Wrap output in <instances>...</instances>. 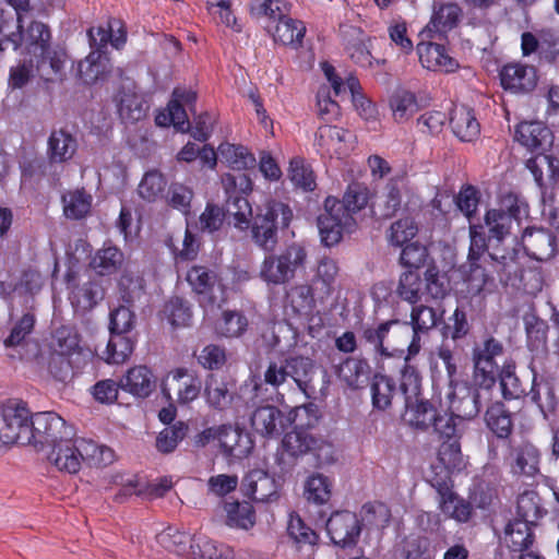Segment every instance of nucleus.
I'll return each mask as SVG.
<instances>
[{
    "instance_id": "obj_1",
    "label": "nucleus",
    "mask_w": 559,
    "mask_h": 559,
    "mask_svg": "<svg viewBox=\"0 0 559 559\" xmlns=\"http://www.w3.org/2000/svg\"><path fill=\"white\" fill-rule=\"evenodd\" d=\"M527 213L528 205L524 199L514 192L506 193L500 200V207L488 210L485 215L487 234L481 225L469 227V257L475 259L487 252L498 273L516 275L518 252L506 242L511 237L512 224L515 222L519 225Z\"/></svg>"
},
{
    "instance_id": "obj_2",
    "label": "nucleus",
    "mask_w": 559,
    "mask_h": 559,
    "mask_svg": "<svg viewBox=\"0 0 559 559\" xmlns=\"http://www.w3.org/2000/svg\"><path fill=\"white\" fill-rule=\"evenodd\" d=\"M369 199V189L354 181L347 186L342 200L332 195L324 200V212L318 216V228L325 247L337 245L344 233L356 229L354 215L368 205Z\"/></svg>"
},
{
    "instance_id": "obj_3",
    "label": "nucleus",
    "mask_w": 559,
    "mask_h": 559,
    "mask_svg": "<svg viewBox=\"0 0 559 559\" xmlns=\"http://www.w3.org/2000/svg\"><path fill=\"white\" fill-rule=\"evenodd\" d=\"M21 49L24 57L37 61V69L43 75L61 74L67 53L64 50L52 47L51 32L48 25L32 21L26 28H21L16 35L14 50Z\"/></svg>"
},
{
    "instance_id": "obj_4",
    "label": "nucleus",
    "mask_w": 559,
    "mask_h": 559,
    "mask_svg": "<svg viewBox=\"0 0 559 559\" xmlns=\"http://www.w3.org/2000/svg\"><path fill=\"white\" fill-rule=\"evenodd\" d=\"M292 219L289 205L275 200L266 202L250 222L252 241L265 251H273L278 242V230L288 228Z\"/></svg>"
},
{
    "instance_id": "obj_5",
    "label": "nucleus",
    "mask_w": 559,
    "mask_h": 559,
    "mask_svg": "<svg viewBox=\"0 0 559 559\" xmlns=\"http://www.w3.org/2000/svg\"><path fill=\"white\" fill-rule=\"evenodd\" d=\"M308 252L304 245L293 242L280 253H270L263 259L259 276L269 286H281L289 283L299 269H304Z\"/></svg>"
},
{
    "instance_id": "obj_6",
    "label": "nucleus",
    "mask_w": 559,
    "mask_h": 559,
    "mask_svg": "<svg viewBox=\"0 0 559 559\" xmlns=\"http://www.w3.org/2000/svg\"><path fill=\"white\" fill-rule=\"evenodd\" d=\"M222 185L226 193L224 212L226 217L233 218L235 228L246 231L250 227L252 218V206L248 201V195L252 191V181L248 174H224Z\"/></svg>"
},
{
    "instance_id": "obj_7",
    "label": "nucleus",
    "mask_w": 559,
    "mask_h": 559,
    "mask_svg": "<svg viewBox=\"0 0 559 559\" xmlns=\"http://www.w3.org/2000/svg\"><path fill=\"white\" fill-rule=\"evenodd\" d=\"M3 426L0 429V442L7 445L31 444L34 437L29 430V409L25 402L8 400L2 404Z\"/></svg>"
},
{
    "instance_id": "obj_8",
    "label": "nucleus",
    "mask_w": 559,
    "mask_h": 559,
    "mask_svg": "<svg viewBox=\"0 0 559 559\" xmlns=\"http://www.w3.org/2000/svg\"><path fill=\"white\" fill-rule=\"evenodd\" d=\"M324 441L316 438L307 429L295 428L282 439L281 449L276 454V463L282 472L295 465L296 460L308 453L317 454Z\"/></svg>"
},
{
    "instance_id": "obj_9",
    "label": "nucleus",
    "mask_w": 559,
    "mask_h": 559,
    "mask_svg": "<svg viewBox=\"0 0 559 559\" xmlns=\"http://www.w3.org/2000/svg\"><path fill=\"white\" fill-rule=\"evenodd\" d=\"M186 280L202 307L218 304V298L224 294L221 277L207 266H191L187 272Z\"/></svg>"
},
{
    "instance_id": "obj_10",
    "label": "nucleus",
    "mask_w": 559,
    "mask_h": 559,
    "mask_svg": "<svg viewBox=\"0 0 559 559\" xmlns=\"http://www.w3.org/2000/svg\"><path fill=\"white\" fill-rule=\"evenodd\" d=\"M354 135L337 126H320L314 135V146L321 157L342 159L353 150Z\"/></svg>"
},
{
    "instance_id": "obj_11",
    "label": "nucleus",
    "mask_w": 559,
    "mask_h": 559,
    "mask_svg": "<svg viewBox=\"0 0 559 559\" xmlns=\"http://www.w3.org/2000/svg\"><path fill=\"white\" fill-rule=\"evenodd\" d=\"M498 76L502 90L513 95L530 94L538 83L537 69L522 62L503 64L498 71Z\"/></svg>"
},
{
    "instance_id": "obj_12",
    "label": "nucleus",
    "mask_w": 559,
    "mask_h": 559,
    "mask_svg": "<svg viewBox=\"0 0 559 559\" xmlns=\"http://www.w3.org/2000/svg\"><path fill=\"white\" fill-rule=\"evenodd\" d=\"M294 421L292 412L288 414L275 405H261L250 416L252 430L263 438H277Z\"/></svg>"
},
{
    "instance_id": "obj_13",
    "label": "nucleus",
    "mask_w": 559,
    "mask_h": 559,
    "mask_svg": "<svg viewBox=\"0 0 559 559\" xmlns=\"http://www.w3.org/2000/svg\"><path fill=\"white\" fill-rule=\"evenodd\" d=\"M31 444L50 445L63 435H72L64 419L55 412H40L29 416Z\"/></svg>"
},
{
    "instance_id": "obj_14",
    "label": "nucleus",
    "mask_w": 559,
    "mask_h": 559,
    "mask_svg": "<svg viewBox=\"0 0 559 559\" xmlns=\"http://www.w3.org/2000/svg\"><path fill=\"white\" fill-rule=\"evenodd\" d=\"M202 386V379L197 372L187 368H177L169 372L168 379L163 385V393L170 399L171 391H174L177 402L187 405L199 397Z\"/></svg>"
},
{
    "instance_id": "obj_15",
    "label": "nucleus",
    "mask_w": 559,
    "mask_h": 559,
    "mask_svg": "<svg viewBox=\"0 0 559 559\" xmlns=\"http://www.w3.org/2000/svg\"><path fill=\"white\" fill-rule=\"evenodd\" d=\"M326 532L334 545L354 547L361 532L360 521L354 512L337 511L326 521Z\"/></svg>"
},
{
    "instance_id": "obj_16",
    "label": "nucleus",
    "mask_w": 559,
    "mask_h": 559,
    "mask_svg": "<svg viewBox=\"0 0 559 559\" xmlns=\"http://www.w3.org/2000/svg\"><path fill=\"white\" fill-rule=\"evenodd\" d=\"M281 481L263 469L248 472L241 481L242 493L255 502H272L280 498Z\"/></svg>"
},
{
    "instance_id": "obj_17",
    "label": "nucleus",
    "mask_w": 559,
    "mask_h": 559,
    "mask_svg": "<svg viewBox=\"0 0 559 559\" xmlns=\"http://www.w3.org/2000/svg\"><path fill=\"white\" fill-rule=\"evenodd\" d=\"M540 456L532 442L523 440L509 447L506 460L512 475L534 477L539 472Z\"/></svg>"
},
{
    "instance_id": "obj_18",
    "label": "nucleus",
    "mask_w": 559,
    "mask_h": 559,
    "mask_svg": "<svg viewBox=\"0 0 559 559\" xmlns=\"http://www.w3.org/2000/svg\"><path fill=\"white\" fill-rule=\"evenodd\" d=\"M117 112L124 122H138L145 118L148 105L134 84L121 85L114 96Z\"/></svg>"
},
{
    "instance_id": "obj_19",
    "label": "nucleus",
    "mask_w": 559,
    "mask_h": 559,
    "mask_svg": "<svg viewBox=\"0 0 559 559\" xmlns=\"http://www.w3.org/2000/svg\"><path fill=\"white\" fill-rule=\"evenodd\" d=\"M525 253L536 261H547L556 254L557 239L550 229L527 227L522 234Z\"/></svg>"
},
{
    "instance_id": "obj_20",
    "label": "nucleus",
    "mask_w": 559,
    "mask_h": 559,
    "mask_svg": "<svg viewBox=\"0 0 559 559\" xmlns=\"http://www.w3.org/2000/svg\"><path fill=\"white\" fill-rule=\"evenodd\" d=\"M217 441L223 454L230 460L245 459L253 449L249 433L231 425L218 426Z\"/></svg>"
},
{
    "instance_id": "obj_21",
    "label": "nucleus",
    "mask_w": 559,
    "mask_h": 559,
    "mask_svg": "<svg viewBox=\"0 0 559 559\" xmlns=\"http://www.w3.org/2000/svg\"><path fill=\"white\" fill-rule=\"evenodd\" d=\"M417 53L421 66L430 71L452 73L459 69V62L451 57L444 45L432 41H420Z\"/></svg>"
},
{
    "instance_id": "obj_22",
    "label": "nucleus",
    "mask_w": 559,
    "mask_h": 559,
    "mask_svg": "<svg viewBox=\"0 0 559 559\" xmlns=\"http://www.w3.org/2000/svg\"><path fill=\"white\" fill-rule=\"evenodd\" d=\"M462 9L456 3H441L433 7L430 22L424 29L429 39L443 38L445 34L460 23Z\"/></svg>"
},
{
    "instance_id": "obj_23",
    "label": "nucleus",
    "mask_w": 559,
    "mask_h": 559,
    "mask_svg": "<svg viewBox=\"0 0 559 559\" xmlns=\"http://www.w3.org/2000/svg\"><path fill=\"white\" fill-rule=\"evenodd\" d=\"M514 139L530 151H545L552 144L550 129L540 121H522L515 127Z\"/></svg>"
},
{
    "instance_id": "obj_24",
    "label": "nucleus",
    "mask_w": 559,
    "mask_h": 559,
    "mask_svg": "<svg viewBox=\"0 0 559 559\" xmlns=\"http://www.w3.org/2000/svg\"><path fill=\"white\" fill-rule=\"evenodd\" d=\"M286 360L288 377L295 381L307 397H312L317 393L316 376L318 373L313 360L302 356H292Z\"/></svg>"
},
{
    "instance_id": "obj_25",
    "label": "nucleus",
    "mask_w": 559,
    "mask_h": 559,
    "mask_svg": "<svg viewBox=\"0 0 559 559\" xmlns=\"http://www.w3.org/2000/svg\"><path fill=\"white\" fill-rule=\"evenodd\" d=\"M449 120L452 132L462 142H473L480 134V123L471 107L455 105Z\"/></svg>"
},
{
    "instance_id": "obj_26",
    "label": "nucleus",
    "mask_w": 559,
    "mask_h": 559,
    "mask_svg": "<svg viewBox=\"0 0 559 559\" xmlns=\"http://www.w3.org/2000/svg\"><path fill=\"white\" fill-rule=\"evenodd\" d=\"M70 436L63 435L50 444L51 451L48 453V461L61 472L76 474L81 467L75 441Z\"/></svg>"
},
{
    "instance_id": "obj_27",
    "label": "nucleus",
    "mask_w": 559,
    "mask_h": 559,
    "mask_svg": "<svg viewBox=\"0 0 559 559\" xmlns=\"http://www.w3.org/2000/svg\"><path fill=\"white\" fill-rule=\"evenodd\" d=\"M316 287L309 284H297L285 293L284 307L295 316H310L316 309Z\"/></svg>"
},
{
    "instance_id": "obj_28",
    "label": "nucleus",
    "mask_w": 559,
    "mask_h": 559,
    "mask_svg": "<svg viewBox=\"0 0 559 559\" xmlns=\"http://www.w3.org/2000/svg\"><path fill=\"white\" fill-rule=\"evenodd\" d=\"M526 168L539 188L554 186L559 180V158L554 155L537 154L527 159Z\"/></svg>"
},
{
    "instance_id": "obj_29",
    "label": "nucleus",
    "mask_w": 559,
    "mask_h": 559,
    "mask_svg": "<svg viewBox=\"0 0 559 559\" xmlns=\"http://www.w3.org/2000/svg\"><path fill=\"white\" fill-rule=\"evenodd\" d=\"M370 366L366 359L347 357L335 366L336 377L350 389H359L369 379Z\"/></svg>"
},
{
    "instance_id": "obj_30",
    "label": "nucleus",
    "mask_w": 559,
    "mask_h": 559,
    "mask_svg": "<svg viewBox=\"0 0 559 559\" xmlns=\"http://www.w3.org/2000/svg\"><path fill=\"white\" fill-rule=\"evenodd\" d=\"M111 70L108 53L102 50H92L84 60L78 64V74L84 84H94L104 80Z\"/></svg>"
},
{
    "instance_id": "obj_31",
    "label": "nucleus",
    "mask_w": 559,
    "mask_h": 559,
    "mask_svg": "<svg viewBox=\"0 0 559 559\" xmlns=\"http://www.w3.org/2000/svg\"><path fill=\"white\" fill-rule=\"evenodd\" d=\"M120 388L134 396L147 397L155 388V378L146 366H134L120 380Z\"/></svg>"
},
{
    "instance_id": "obj_32",
    "label": "nucleus",
    "mask_w": 559,
    "mask_h": 559,
    "mask_svg": "<svg viewBox=\"0 0 559 559\" xmlns=\"http://www.w3.org/2000/svg\"><path fill=\"white\" fill-rule=\"evenodd\" d=\"M442 342L452 341L454 347H460L472 335V324L463 307H456L443 322L440 330Z\"/></svg>"
},
{
    "instance_id": "obj_33",
    "label": "nucleus",
    "mask_w": 559,
    "mask_h": 559,
    "mask_svg": "<svg viewBox=\"0 0 559 559\" xmlns=\"http://www.w3.org/2000/svg\"><path fill=\"white\" fill-rule=\"evenodd\" d=\"M486 427L499 439H508L513 431L512 414L501 401L491 403L484 416Z\"/></svg>"
},
{
    "instance_id": "obj_34",
    "label": "nucleus",
    "mask_w": 559,
    "mask_h": 559,
    "mask_svg": "<svg viewBox=\"0 0 559 559\" xmlns=\"http://www.w3.org/2000/svg\"><path fill=\"white\" fill-rule=\"evenodd\" d=\"M75 447L80 467L82 463L87 466H106L114 461V451L107 447L99 445L95 441L84 438H75Z\"/></svg>"
},
{
    "instance_id": "obj_35",
    "label": "nucleus",
    "mask_w": 559,
    "mask_h": 559,
    "mask_svg": "<svg viewBox=\"0 0 559 559\" xmlns=\"http://www.w3.org/2000/svg\"><path fill=\"white\" fill-rule=\"evenodd\" d=\"M270 33L275 43L298 48L302 45L306 26L302 21L286 15L277 21Z\"/></svg>"
},
{
    "instance_id": "obj_36",
    "label": "nucleus",
    "mask_w": 559,
    "mask_h": 559,
    "mask_svg": "<svg viewBox=\"0 0 559 559\" xmlns=\"http://www.w3.org/2000/svg\"><path fill=\"white\" fill-rule=\"evenodd\" d=\"M534 527L523 521L513 520L509 522L504 530V540L508 548L521 555L530 551L535 542Z\"/></svg>"
},
{
    "instance_id": "obj_37",
    "label": "nucleus",
    "mask_w": 559,
    "mask_h": 559,
    "mask_svg": "<svg viewBox=\"0 0 559 559\" xmlns=\"http://www.w3.org/2000/svg\"><path fill=\"white\" fill-rule=\"evenodd\" d=\"M78 150L76 139L64 129L53 130L48 139V157L51 163H64L73 157Z\"/></svg>"
},
{
    "instance_id": "obj_38",
    "label": "nucleus",
    "mask_w": 559,
    "mask_h": 559,
    "mask_svg": "<svg viewBox=\"0 0 559 559\" xmlns=\"http://www.w3.org/2000/svg\"><path fill=\"white\" fill-rule=\"evenodd\" d=\"M123 261V252L110 242H106L95 252L90 266L102 276L112 275L121 269Z\"/></svg>"
},
{
    "instance_id": "obj_39",
    "label": "nucleus",
    "mask_w": 559,
    "mask_h": 559,
    "mask_svg": "<svg viewBox=\"0 0 559 559\" xmlns=\"http://www.w3.org/2000/svg\"><path fill=\"white\" fill-rule=\"evenodd\" d=\"M20 188L25 192H36L46 176L47 163L43 157L24 156L20 162Z\"/></svg>"
},
{
    "instance_id": "obj_40",
    "label": "nucleus",
    "mask_w": 559,
    "mask_h": 559,
    "mask_svg": "<svg viewBox=\"0 0 559 559\" xmlns=\"http://www.w3.org/2000/svg\"><path fill=\"white\" fill-rule=\"evenodd\" d=\"M37 61H33L32 58L24 57L23 60H20L15 66L10 68L9 78H8V88L21 90L25 87L29 81L38 76L39 79L50 82L58 74H47L46 76L40 73L37 69Z\"/></svg>"
},
{
    "instance_id": "obj_41",
    "label": "nucleus",
    "mask_w": 559,
    "mask_h": 559,
    "mask_svg": "<svg viewBox=\"0 0 559 559\" xmlns=\"http://www.w3.org/2000/svg\"><path fill=\"white\" fill-rule=\"evenodd\" d=\"M61 202L63 205V215L68 219L79 221L90 214L93 197L84 188H78L63 193Z\"/></svg>"
},
{
    "instance_id": "obj_42",
    "label": "nucleus",
    "mask_w": 559,
    "mask_h": 559,
    "mask_svg": "<svg viewBox=\"0 0 559 559\" xmlns=\"http://www.w3.org/2000/svg\"><path fill=\"white\" fill-rule=\"evenodd\" d=\"M338 271L337 262L331 257L324 255L318 261L312 285L316 287L319 298L323 299L332 294Z\"/></svg>"
},
{
    "instance_id": "obj_43",
    "label": "nucleus",
    "mask_w": 559,
    "mask_h": 559,
    "mask_svg": "<svg viewBox=\"0 0 559 559\" xmlns=\"http://www.w3.org/2000/svg\"><path fill=\"white\" fill-rule=\"evenodd\" d=\"M204 396L206 403L212 408L218 411L228 408L234 400V394L229 390L228 383L213 373L206 377L204 383Z\"/></svg>"
},
{
    "instance_id": "obj_44",
    "label": "nucleus",
    "mask_w": 559,
    "mask_h": 559,
    "mask_svg": "<svg viewBox=\"0 0 559 559\" xmlns=\"http://www.w3.org/2000/svg\"><path fill=\"white\" fill-rule=\"evenodd\" d=\"M438 508L448 519L459 523H467L473 515V506L455 491L437 498Z\"/></svg>"
},
{
    "instance_id": "obj_45",
    "label": "nucleus",
    "mask_w": 559,
    "mask_h": 559,
    "mask_svg": "<svg viewBox=\"0 0 559 559\" xmlns=\"http://www.w3.org/2000/svg\"><path fill=\"white\" fill-rule=\"evenodd\" d=\"M396 296L409 305H416L424 296V278L420 273L406 270L401 273L395 288Z\"/></svg>"
},
{
    "instance_id": "obj_46",
    "label": "nucleus",
    "mask_w": 559,
    "mask_h": 559,
    "mask_svg": "<svg viewBox=\"0 0 559 559\" xmlns=\"http://www.w3.org/2000/svg\"><path fill=\"white\" fill-rule=\"evenodd\" d=\"M400 320L393 319L379 323L378 325L365 324L361 328V338L373 347L377 355L381 357H392L394 353L384 345L390 329L399 325Z\"/></svg>"
},
{
    "instance_id": "obj_47",
    "label": "nucleus",
    "mask_w": 559,
    "mask_h": 559,
    "mask_svg": "<svg viewBox=\"0 0 559 559\" xmlns=\"http://www.w3.org/2000/svg\"><path fill=\"white\" fill-rule=\"evenodd\" d=\"M136 340L129 334H110V338L103 353L107 364H123L132 355Z\"/></svg>"
},
{
    "instance_id": "obj_48",
    "label": "nucleus",
    "mask_w": 559,
    "mask_h": 559,
    "mask_svg": "<svg viewBox=\"0 0 559 559\" xmlns=\"http://www.w3.org/2000/svg\"><path fill=\"white\" fill-rule=\"evenodd\" d=\"M547 513L542 506V499L535 491H525L518 498L516 518L526 524L536 526L537 522Z\"/></svg>"
},
{
    "instance_id": "obj_49",
    "label": "nucleus",
    "mask_w": 559,
    "mask_h": 559,
    "mask_svg": "<svg viewBox=\"0 0 559 559\" xmlns=\"http://www.w3.org/2000/svg\"><path fill=\"white\" fill-rule=\"evenodd\" d=\"M193 559H234V550L224 544H218L204 535H194L191 544Z\"/></svg>"
},
{
    "instance_id": "obj_50",
    "label": "nucleus",
    "mask_w": 559,
    "mask_h": 559,
    "mask_svg": "<svg viewBox=\"0 0 559 559\" xmlns=\"http://www.w3.org/2000/svg\"><path fill=\"white\" fill-rule=\"evenodd\" d=\"M515 362L506 361L500 368L498 379L502 397L507 401L519 400L526 396V389L515 372Z\"/></svg>"
},
{
    "instance_id": "obj_51",
    "label": "nucleus",
    "mask_w": 559,
    "mask_h": 559,
    "mask_svg": "<svg viewBox=\"0 0 559 559\" xmlns=\"http://www.w3.org/2000/svg\"><path fill=\"white\" fill-rule=\"evenodd\" d=\"M157 543L167 551L177 556H185L191 552V544H194V536L176 528L168 527L157 535Z\"/></svg>"
},
{
    "instance_id": "obj_52",
    "label": "nucleus",
    "mask_w": 559,
    "mask_h": 559,
    "mask_svg": "<svg viewBox=\"0 0 559 559\" xmlns=\"http://www.w3.org/2000/svg\"><path fill=\"white\" fill-rule=\"evenodd\" d=\"M104 297L103 287L96 282H87L72 289L70 300L78 310H91Z\"/></svg>"
},
{
    "instance_id": "obj_53",
    "label": "nucleus",
    "mask_w": 559,
    "mask_h": 559,
    "mask_svg": "<svg viewBox=\"0 0 559 559\" xmlns=\"http://www.w3.org/2000/svg\"><path fill=\"white\" fill-rule=\"evenodd\" d=\"M408 424L418 431H428L433 427L437 417L440 415L429 401H417L414 406L408 404Z\"/></svg>"
},
{
    "instance_id": "obj_54",
    "label": "nucleus",
    "mask_w": 559,
    "mask_h": 559,
    "mask_svg": "<svg viewBox=\"0 0 559 559\" xmlns=\"http://www.w3.org/2000/svg\"><path fill=\"white\" fill-rule=\"evenodd\" d=\"M189 426L179 420L165 427L156 437L155 447L163 454L173 453L178 444L188 436Z\"/></svg>"
},
{
    "instance_id": "obj_55",
    "label": "nucleus",
    "mask_w": 559,
    "mask_h": 559,
    "mask_svg": "<svg viewBox=\"0 0 559 559\" xmlns=\"http://www.w3.org/2000/svg\"><path fill=\"white\" fill-rule=\"evenodd\" d=\"M396 393L395 381L384 374H374L371 383V400L373 408L388 409Z\"/></svg>"
},
{
    "instance_id": "obj_56",
    "label": "nucleus",
    "mask_w": 559,
    "mask_h": 559,
    "mask_svg": "<svg viewBox=\"0 0 559 559\" xmlns=\"http://www.w3.org/2000/svg\"><path fill=\"white\" fill-rule=\"evenodd\" d=\"M219 153L231 168V174L245 173L243 170L253 167L255 163L254 156L242 145L222 144Z\"/></svg>"
},
{
    "instance_id": "obj_57",
    "label": "nucleus",
    "mask_w": 559,
    "mask_h": 559,
    "mask_svg": "<svg viewBox=\"0 0 559 559\" xmlns=\"http://www.w3.org/2000/svg\"><path fill=\"white\" fill-rule=\"evenodd\" d=\"M227 524L231 527L249 530L255 524V511L247 501L226 503Z\"/></svg>"
},
{
    "instance_id": "obj_58",
    "label": "nucleus",
    "mask_w": 559,
    "mask_h": 559,
    "mask_svg": "<svg viewBox=\"0 0 559 559\" xmlns=\"http://www.w3.org/2000/svg\"><path fill=\"white\" fill-rule=\"evenodd\" d=\"M390 107L396 122L408 120L419 109L416 95L406 90L396 91L391 96Z\"/></svg>"
},
{
    "instance_id": "obj_59",
    "label": "nucleus",
    "mask_w": 559,
    "mask_h": 559,
    "mask_svg": "<svg viewBox=\"0 0 559 559\" xmlns=\"http://www.w3.org/2000/svg\"><path fill=\"white\" fill-rule=\"evenodd\" d=\"M163 312L168 322L176 328L189 326L192 320L190 304L178 296L171 297L165 302Z\"/></svg>"
},
{
    "instance_id": "obj_60",
    "label": "nucleus",
    "mask_w": 559,
    "mask_h": 559,
    "mask_svg": "<svg viewBox=\"0 0 559 559\" xmlns=\"http://www.w3.org/2000/svg\"><path fill=\"white\" fill-rule=\"evenodd\" d=\"M206 10L216 23L225 25L235 33L242 31V25L231 9V0H206Z\"/></svg>"
},
{
    "instance_id": "obj_61",
    "label": "nucleus",
    "mask_w": 559,
    "mask_h": 559,
    "mask_svg": "<svg viewBox=\"0 0 559 559\" xmlns=\"http://www.w3.org/2000/svg\"><path fill=\"white\" fill-rule=\"evenodd\" d=\"M332 484L330 479L322 474L311 475L305 486V497L308 502L317 506L328 503L331 498Z\"/></svg>"
},
{
    "instance_id": "obj_62",
    "label": "nucleus",
    "mask_w": 559,
    "mask_h": 559,
    "mask_svg": "<svg viewBox=\"0 0 559 559\" xmlns=\"http://www.w3.org/2000/svg\"><path fill=\"white\" fill-rule=\"evenodd\" d=\"M167 186V180L158 170L146 171L138 186L139 195L147 201L154 202L160 198Z\"/></svg>"
},
{
    "instance_id": "obj_63",
    "label": "nucleus",
    "mask_w": 559,
    "mask_h": 559,
    "mask_svg": "<svg viewBox=\"0 0 559 559\" xmlns=\"http://www.w3.org/2000/svg\"><path fill=\"white\" fill-rule=\"evenodd\" d=\"M452 416L456 419H473L481 408L479 390L468 391L462 397L451 402Z\"/></svg>"
},
{
    "instance_id": "obj_64",
    "label": "nucleus",
    "mask_w": 559,
    "mask_h": 559,
    "mask_svg": "<svg viewBox=\"0 0 559 559\" xmlns=\"http://www.w3.org/2000/svg\"><path fill=\"white\" fill-rule=\"evenodd\" d=\"M288 176L294 186L304 191H313L317 187L314 173L302 158L295 157L290 160Z\"/></svg>"
}]
</instances>
